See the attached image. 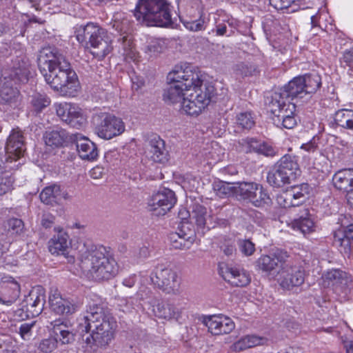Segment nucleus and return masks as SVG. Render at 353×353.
<instances>
[{
  "instance_id": "e2e57ef3",
  "label": "nucleus",
  "mask_w": 353,
  "mask_h": 353,
  "mask_svg": "<svg viewBox=\"0 0 353 353\" xmlns=\"http://www.w3.org/2000/svg\"><path fill=\"white\" fill-rule=\"evenodd\" d=\"M183 23L185 28L192 32H197L204 29V20L202 19L195 21H185Z\"/></svg>"
},
{
  "instance_id": "cd10ccee",
  "label": "nucleus",
  "mask_w": 353,
  "mask_h": 353,
  "mask_svg": "<svg viewBox=\"0 0 353 353\" xmlns=\"http://www.w3.org/2000/svg\"><path fill=\"white\" fill-rule=\"evenodd\" d=\"M45 299V290L42 287L37 286L30 290L25 301L28 310L32 313V315L37 316L41 313L46 301Z\"/></svg>"
},
{
  "instance_id": "49530a36",
  "label": "nucleus",
  "mask_w": 353,
  "mask_h": 353,
  "mask_svg": "<svg viewBox=\"0 0 353 353\" xmlns=\"http://www.w3.org/2000/svg\"><path fill=\"white\" fill-rule=\"evenodd\" d=\"M259 185V184L255 183H241L239 186L236 188V194L241 196L242 199L250 201Z\"/></svg>"
},
{
  "instance_id": "58836bf2",
  "label": "nucleus",
  "mask_w": 353,
  "mask_h": 353,
  "mask_svg": "<svg viewBox=\"0 0 353 353\" xmlns=\"http://www.w3.org/2000/svg\"><path fill=\"white\" fill-rule=\"evenodd\" d=\"M300 78L307 94L315 93L321 85V78L317 73L307 74L300 76Z\"/></svg>"
},
{
  "instance_id": "f704fd0d",
  "label": "nucleus",
  "mask_w": 353,
  "mask_h": 353,
  "mask_svg": "<svg viewBox=\"0 0 353 353\" xmlns=\"http://www.w3.org/2000/svg\"><path fill=\"white\" fill-rule=\"evenodd\" d=\"M266 342L267 339L265 337L254 334L246 335L234 343L230 346V350L236 352H241L257 345H264Z\"/></svg>"
},
{
  "instance_id": "f03ea898",
  "label": "nucleus",
  "mask_w": 353,
  "mask_h": 353,
  "mask_svg": "<svg viewBox=\"0 0 353 353\" xmlns=\"http://www.w3.org/2000/svg\"><path fill=\"white\" fill-rule=\"evenodd\" d=\"M171 81H185L188 93L182 101L183 110L189 115H198L210 103L214 94V87L201 79L200 72L192 65H177L168 73Z\"/></svg>"
},
{
  "instance_id": "393cba45",
  "label": "nucleus",
  "mask_w": 353,
  "mask_h": 353,
  "mask_svg": "<svg viewBox=\"0 0 353 353\" xmlns=\"http://www.w3.org/2000/svg\"><path fill=\"white\" fill-rule=\"evenodd\" d=\"M40 199L46 205L59 204L62 199L69 200L70 196L58 184H52L44 188L40 193Z\"/></svg>"
},
{
  "instance_id": "7ed1b4c3",
  "label": "nucleus",
  "mask_w": 353,
  "mask_h": 353,
  "mask_svg": "<svg viewBox=\"0 0 353 353\" xmlns=\"http://www.w3.org/2000/svg\"><path fill=\"white\" fill-rule=\"evenodd\" d=\"M116 321L106 315L98 305H90L85 315L79 321L78 332H90L83 337L88 348L96 351L98 348H105L114 337Z\"/></svg>"
},
{
  "instance_id": "423d86ee",
  "label": "nucleus",
  "mask_w": 353,
  "mask_h": 353,
  "mask_svg": "<svg viewBox=\"0 0 353 353\" xmlns=\"http://www.w3.org/2000/svg\"><path fill=\"white\" fill-rule=\"evenodd\" d=\"M92 123L94 133L105 140L121 135L125 128L121 119L108 112L94 114L92 118Z\"/></svg>"
},
{
  "instance_id": "a18cd8bd",
  "label": "nucleus",
  "mask_w": 353,
  "mask_h": 353,
  "mask_svg": "<svg viewBox=\"0 0 353 353\" xmlns=\"http://www.w3.org/2000/svg\"><path fill=\"white\" fill-rule=\"evenodd\" d=\"M221 150L216 143H212L210 146H208L201 152V156L207 161L208 164H212L221 159Z\"/></svg>"
},
{
  "instance_id": "0e129e2a",
  "label": "nucleus",
  "mask_w": 353,
  "mask_h": 353,
  "mask_svg": "<svg viewBox=\"0 0 353 353\" xmlns=\"http://www.w3.org/2000/svg\"><path fill=\"white\" fill-rule=\"evenodd\" d=\"M214 189L216 192V194L219 196H227L231 193V188L228 184L222 181L215 184Z\"/></svg>"
},
{
  "instance_id": "de8ad7c7",
  "label": "nucleus",
  "mask_w": 353,
  "mask_h": 353,
  "mask_svg": "<svg viewBox=\"0 0 353 353\" xmlns=\"http://www.w3.org/2000/svg\"><path fill=\"white\" fill-rule=\"evenodd\" d=\"M236 125L243 130H250L255 124L253 114L250 111L241 112L236 115Z\"/></svg>"
},
{
  "instance_id": "680f3d73",
  "label": "nucleus",
  "mask_w": 353,
  "mask_h": 353,
  "mask_svg": "<svg viewBox=\"0 0 353 353\" xmlns=\"http://www.w3.org/2000/svg\"><path fill=\"white\" fill-rule=\"evenodd\" d=\"M34 323H23L19 328V334L24 341H29L32 336V328Z\"/></svg>"
},
{
  "instance_id": "6e6d98bb",
  "label": "nucleus",
  "mask_w": 353,
  "mask_h": 353,
  "mask_svg": "<svg viewBox=\"0 0 353 353\" xmlns=\"http://www.w3.org/2000/svg\"><path fill=\"white\" fill-rule=\"evenodd\" d=\"M192 217L196 221H206L210 217V213L204 206L194 204L192 206Z\"/></svg>"
},
{
  "instance_id": "c85d7f7f",
  "label": "nucleus",
  "mask_w": 353,
  "mask_h": 353,
  "mask_svg": "<svg viewBox=\"0 0 353 353\" xmlns=\"http://www.w3.org/2000/svg\"><path fill=\"white\" fill-rule=\"evenodd\" d=\"M30 62L26 57H17L14 61L8 78L13 81L25 83L30 75Z\"/></svg>"
},
{
  "instance_id": "8fccbe9b",
  "label": "nucleus",
  "mask_w": 353,
  "mask_h": 353,
  "mask_svg": "<svg viewBox=\"0 0 353 353\" xmlns=\"http://www.w3.org/2000/svg\"><path fill=\"white\" fill-rule=\"evenodd\" d=\"M291 193L293 200L298 202V205L304 201L310 192V186L307 183H302L299 185L292 187L288 190Z\"/></svg>"
},
{
  "instance_id": "f8f14e48",
  "label": "nucleus",
  "mask_w": 353,
  "mask_h": 353,
  "mask_svg": "<svg viewBox=\"0 0 353 353\" xmlns=\"http://www.w3.org/2000/svg\"><path fill=\"white\" fill-rule=\"evenodd\" d=\"M176 203L175 193L170 189L163 188L152 196L149 203V210L155 216H163Z\"/></svg>"
},
{
  "instance_id": "37998d69",
  "label": "nucleus",
  "mask_w": 353,
  "mask_h": 353,
  "mask_svg": "<svg viewBox=\"0 0 353 353\" xmlns=\"http://www.w3.org/2000/svg\"><path fill=\"white\" fill-rule=\"evenodd\" d=\"M121 43L122 54L128 61H135L137 59V52L135 50L134 43L129 36H123L119 39Z\"/></svg>"
},
{
  "instance_id": "72a5a7b5",
  "label": "nucleus",
  "mask_w": 353,
  "mask_h": 353,
  "mask_svg": "<svg viewBox=\"0 0 353 353\" xmlns=\"http://www.w3.org/2000/svg\"><path fill=\"white\" fill-rule=\"evenodd\" d=\"M8 77H4L0 83V97L5 103L10 105H17L19 93L17 88H13L12 83L8 80Z\"/></svg>"
},
{
  "instance_id": "20e7f679",
  "label": "nucleus",
  "mask_w": 353,
  "mask_h": 353,
  "mask_svg": "<svg viewBox=\"0 0 353 353\" xmlns=\"http://www.w3.org/2000/svg\"><path fill=\"white\" fill-rule=\"evenodd\" d=\"M103 248L85 249L79 256L82 273L89 279L102 281L114 277L118 265L113 258L106 256Z\"/></svg>"
},
{
  "instance_id": "09e8293b",
  "label": "nucleus",
  "mask_w": 353,
  "mask_h": 353,
  "mask_svg": "<svg viewBox=\"0 0 353 353\" xmlns=\"http://www.w3.org/2000/svg\"><path fill=\"white\" fill-rule=\"evenodd\" d=\"M14 180L10 174L5 171L0 159V196H3L12 189Z\"/></svg>"
},
{
  "instance_id": "052dcab7",
  "label": "nucleus",
  "mask_w": 353,
  "mask_h": 353,
  "mask_svg": "<svg viewBox=\"0 0 353 353\" xmlns=\"http://www.w3.org/2000/svg\"><path fill=\"white\" fill-rule=\"evenodd\" d=\"M57 347L56 340L52 336L43 339L39 344V350L43 353H50Z\"/></svg>"
},
{
  "instance_id": "aec40b11",
  "label": "nucleus",
  "mask_w": 353,
  "mask_h": 353,
  "mask_svg": "<svg viewBox=\"0 0 353 353\" xmlns=\"http://www.w3.org/2000/svg\"><path fill=\"white\" fill-rule=\"evenodd\" d=\"M353 240V222H343L341 226L334 232V242L339 252L344 256L351 254Z\"/></svg>"
},
{
  "instance_id": "412c9836",
  "label": "nucleus",
  "mask_w": 353,
  "mask_h": 353,
  "mask_svg": "<svg viewBox=\"0 0 353 353\" xmlns=\"http://www.w3.org/2000/svg\"><path fill=\"white\" fill-rule=\"evenodd\" d=\"M5 150L7 154V159L11 161H17L23 156L26 148V143L23 133L18 129L12 130L7 139Z\"/></svg>"
},
{
  "instance_id": "c9c22d12",
  "label": "nucleus",
  "mask_w": 353,
  "mask_h": 353,
  "mask_svg": "<svg viewBox=\"0 0 353 353\" xmlns=\"http://www.w3.org/2000/svg\"><path fill=\"white\" fill-rule=\"evenodd\" d=\"M100 28L93 23H88L85 26L77 27L75 30L76 38L85 48L88 47L90 40Z\"/></svg>"
},
{
  "instance_id": "774afa93",
  "label": "nucleus",
  "mask_w": 353,
  "mask_h": 353,
  "mask_svg": "<svg viewBox=\"0 0 353 353\" xmlns=\"http://www.w3.org/2000/svg\"><path fill=\"white\" fill-rule=\"evenodd\" d=\"M234 213L236 214L238 219L243 221L250 220L249 209L236 208L234 210Z\"/></svg>"
},
{
  "instance_id": "ea45409f",
  "label": "nucleus",
  "mask_w": 353,
  "mask_h": 353,
  "mask_svg": "<svg viewBox=\"0 0 353 353\" xmlns=\"http://www.w3.org/2000/svg\"><path fill=\"white\" fill-rule=\"evenodd\" d=\"M32 110L36 114L40 113L50 103V99L46 94L34 92L29 98Z\"/></svg>"
},
{
  "instance_id": "7c9ffc66",
  "label": "nucleus",
  "mask_w": 353,
  "mask_h": 353,
  "mask_svg": "<svg viewBox=\"0 0 353 353\" xmlns=\"http://www.w3.org/2000/svg\"><path fill=\"white\" fill-rule=\"evenodd\" d=\"M167 79L170 83H174L175 84L170 85V86L164 90V101L171 103H175L178 102L182 103L183 99L185 98L188 92H184V91H185V81L183 79H180L179 81H171L168 79V76L167 77Z\"/></svg>"
},
{
  "instance_id": "1a4fd4ad",
  "label": "nucleus",
  "mask_w": 353,
  "mask_h": 353,
  "mask_svg": "<svg viewBox=\"0 0 353 353\" xmlns=\"http://www.w3.org/2000/svg\"><path fill=\"white\" fill-rule=\"evenodd\" d=\"M57 115L61 120L70 126L80 129L84 127L87 119L83 110L77 105L70 103H59L54 104Z\"/></svg>"
},
{
  "instance_id": "bf43d9fd",
  "label": "nucleus",
  "mask_w": 353,
  "mask_h": 353,
  "mask_svg": "<svg viewBox=\"0 0 353 353\" xmlns=\"http://www.w3.org/2000/svg\"><path fill=\"white\" fill-rule=\"evenodd\" d=\"M164 46L160 40H152L145 47V52L150 57L157 56L158 54L163 52Z\"/></svg>"
},
{
  "instance_id": "4c0bfd02",
  "label": "nucleus",
  "mask_w": 353,
  "mask_h": 353,
  "mask_svg": "<svg viewBox=\"0 0 353 353\" xmlns=\"http://www.w3.org/2000/svg\"><path fill=\"white\" fill-rule=\"evenodd\" d=\"M67 139L68 134L63 129L46 132L43 135L46 145L52 148L62 146Z\"/></svg>"
},
{
  "instance_id": "9b49d317",
  "label": "nucleus",
  "mask_w": 353,
  "mask_h": 353,
  "mask_svg": "<svg viewBox=\"0 0 353 353\" xmlns=\"http://www.w3.org/2000/svg\"><path fill=\"white\" fill-rule=\"evenodd\" d=\"M302 82L300 76L294 77L280 90L274 92L270 97H268V100L275 101V103H288L292 102L296 99L303 98L307 94Z\"/></svg>"
},
{
  "instance_id": "2f4dec72",
  "label": "nucleus",
  "mask_w": 353,
  "mask_h": 353,
  "mask_svg": "<svg viewBox=\"0 0 353 353\" xmlns=\"http://www.w3.org/2000/svg\"><path fill=\"white\" fill-rule=\"evenodd\" d=\"M77 150L79 157L83 160L92 161L99 156L96 144L86 137H82L77 141Z\"/></svg>"
},
{
  "instance_id": "0eeeda50",
  "label": "nucleus",
  "mask_w": 353,
  "mask_h": 353,
  "mask_svg": "<svg viewBox=\"0 0 353 353\" xmlns=\"http://www.w3.org/2000/svg\"><path fill=\"white\" fill-rule=\"evenodd\" d=\"M168 294L176 295L180 294V281L177 274L172 269L163 265L156 267L149 281Z\"/></svg>"
},
{
  "instance_id": "c756f323",
  "label": "nucleus",
  "mask_w": 353,
  "mask_h": 353,
  "mask_svg": "<svg viewBox=\"0 0 353 353\" xmlns=\"http://www.w3.org/2000/svg\"><path fill=\"white\" fill-rule=\"evenodd\" d=\"M54 230L57 234L48 243L49 251L52 254L66 255L68 254V249L70 245V243L68 241V235L62 229L55 228Z\"/></svg>"
},
{
  "instance_id": "a19ab883",
  "label": "nucleus",
  "mask_w": 353,
  "mask_h": 353,
  "mask_svg": "<svg viewBox=\"0 0 353 353\" xmlns=\"http://www.w3.org/2000/svg\"><path fill=\"white\" fill-rule=\"evenodd\" d=\"M334 121L340 127L353 130V110L348 109L338 110L335 113Z\"/></svg>"
},
{
  "instance_id": "2eb2a0df",
  "label": "nucleus",
  "mask_w": 353,
  "mask_h": 353,
  "mask_svg": "<svg viewBox=\"0 0 353 353\" xmlns=\"http://www.w3.org/2000/svg\"><path fill=\"white\" fill-rule=\"evenodd\" d=\"M241 150L245 153L254 152L265 157L277 156L279 149L273 144L253 137L241 139L238 142Z\"/></svg>"
},
{
  "instance_id": "13d9d810",
  "label": "nucleus",
  "mask_w": 353,
  "mask_h": 353,
  "mask_svg": "<svg viewBox=\"0 0 353 353\" xmlns=\"http://www.w3.org/2000/svg\"><path fill=\"white\" fill-rule=\"evenodd\" d=\"M238 246L239 251L245 256H251L255 252V245L248 239H240Z\"/></svg>"
},
{
  "instance_id": "ddd939ff",
  "label": "nucleus",
  "mask_w": 353,
  "mask_h": 353,
  "mask_svg": "<svg viewBox=\"0 0 353 353\" xmlns=\"http://www.w3.org/2000/svg\"><path fill=\"white\" fill-rule=\"evenodd\" d=\"M350 281L347 274L339 269L329 270L322 276L323 285L325 288H331L339 296L346 295Z\"/></svg>"
},
{
  "instance_id": "b1692460",
  "label": "nucleus",
  "mask_w": 353,
  "mask_h": 353,
  "mask_svg": "<svg viewBox=\"0 0 353 353\" xmlns=\"http://www.w3.org/2000/svg\"><path fill=\"white\" fill-rule=\"evenodd\" d=\"M288 257L286 252L278 250L273 254L261 256L256 261L257 267L263 272L270 274L276 268H281Z\"/></svg>"
},
{
  "instance_id": "39448f33",
  "label": "nucleus",
  "mask_w": 353,
  "mask_h": 353,
  "mask_svg": "<svg viewBox=\"0 0 353 353\" xmlns=\"http://www.w3.org/2000/svg\"><path fill=\"white\" fill-rule=\"evenodd\" d=\"M134 15L139 23L146 26L169 27L172 24L166 0H139Z\"/></svg>"
},
{
  "instance_id": "4d7b16f0",
  "label": "nucleus",
  "mask_w": 353,
  "mask_h": 353,
  "mask_svg": "<svg viewBox=\"0 0 353 353\" xmlns=\"http://www.w3.org/2000/svg\"><path fill=\"white\" fill-rule=\"evenodd\" d=\"M235 72L242 77L252 76L256 72V68L250 63H240L236 65Z\"/></svg>"
},
{
  "instance_id": "c03bdc74",
  "label": "nucleus",
  "mask_w": 353,
  "mask_h": 353,
  "mask_svg": "<svg viewBox=\"0 0 353 353\" xmlns=\"http://www.w3.org/2000/svg\"><path fill=\"white\" fill-rule=\"evenodd\" d=\"M267 181L270 185L276 188L290 183L276 165L268 172Z\"/></svg>"
},
{
  "instance_id": "79ce46f5",
  "label": "nucleus",
  "mask_w": 353,
  "mask_h": 353,
  "mask_svg": "<svg viewBox=\"0 0 353 353\" xmlns=\"http://www.w3.org/2000/svg\"><path fill=\"white\" fill-rule=\"evenodd\" d=\"M144 299L145 296L143 295L141 290H139L135 297L130 296L119 299L118 306L123 312H130L139 307L141 305L140 301L144 300Z\"/></svg>"
},
{
  "instance_id": "9d476101",
  "label": "nucleus",
  "mask_w": 353,
  "mask_h": 353,
  "mask_svg": "<svg viewBox=\"0 0 353 353\" xmlns=\"http://www.w3.org/2000/svg\"><path fill=\"white\" fill-rule=\"evenodd\" d=\"M276 281L282 289L292 290L304 283L305 272L301 266L286 263L281 265Z\"/></svg>"
},
{
  "instance_id": "473e14b6",
  "label": "nucleus",
  "mask_w": 353,
  "mask_h": 353,
  "mask_svg": "<svg viewBox=\"0 0 353 353\" xmlns=\"http://www.w3.org/2000/svg\"><path fill=\"white\" fill-rule=\"evenodd\" d=\"M152 312L157 317L165 320L178 319L181 315L179 309L174 305L159 301H154Z\"/></svg>"
},
{
  "instance_id": "dca6fc26",
  "label": "nucleus",
  "mask_w": 353,
  "mask_h": 353,
  "mask_svg": "<svg viewBox=\"0 0 353 353\" xmlns=\"http://www.w3.org/2000/svg\"><path fill=\"white\" fill-rule=\"evenodd\" d=\"M85 48L99 60L103 59L112 50V41L108 32L100 28Z\"/></svg>"
},
{
  "instance_id": "a878e982",
  "label": "nucleus",
  "mask_w": 353,
  "mask_h": 353,
  "mask_svg": "<svg viewBox=\"0 0 353 353\" xmlns=\"http://www.w3.org/2000/svg\"><path fill=\"white\" fill-rule=\"evenodd\" d=\"M51 336L56 340L57 343L69 344L74 339V335L71 331L68 323L61 319H57L51 323Z\"/></svg>"
},
{
  "instance_id": "5fc2aeb1",
  "label": "nucleus",
  "mask_w": 353,
  "mask_h": 353,
  "mask_svg": "<svg viewBox=\"0 0 353 353\" xmlns=\"http://www.w3.org/2000/svg\"><path fill=\"white\" fill-rule=\"evenodd\" d=\"M291 193L288 190L277 195L276 201L279 205L287 208L298 205V202L292 199Z\"/></svg>"
},
{
  "instance_id": "bb28decb",
  "label": "nucleus",
  "mask_w": 353,
  "mask_h": 353,
  "mask_svg": "<svg viewBox=\"0 0 353 353\" xmlns=\"http://www.w3.org/2000/svg\"><path fill=\"white\" fill-rule=\"evenodd\" d=\"M291 183L301 174L296 157L290 154L282 157L276 164Z\"/></svg>"
},
{
  "instance_id": "603ef678",
  "label": "nucleus",
  "mask_w": 353,
  "mask_h": 353,
  "mask_svg": "<svg viewBox=\"0 0 353 353\" xmlns=\"http://www.w3.org/2000/svg\"><path fill=\"white\" fill-rule=\"evenodd\" d=\"M288 226L294 232L306 235L314 228V222H287Z\"/></svg>"
},
{
  "instance_id": "6e6552de",
  "label": "nucleus",
  "mask_w": 353,
  "mask_h": 353,
  "mask_svg": "<svg viewBox=\"0 0 353 353\" xmlns=\"http://www.w3.org/2000/svg\"><path fill=\"white\" fill-rule=\"evenodd\" d=\"M266 104L268 110L274 116V122L277 126L292 129L296 125L294 117L296 105L294 102L275 103L268 100Z\"/></svg>"
},
{
  "instance_id": "69168bd1",
  "label": "nucleus",
  "mask_w": 353,
  "mask_h": 353,
  "mask_svg": "<svg viewBox=\"0 0 353 353\" xmlns=\"http://www.w3.org/2000/svg\"><path fill=\"white\" fill-rule=\"evenodd\" d=\"M312 212H314L313 209L303 208V209L300 210L299 218L294 219V221H312L313 214L311 213Z\"/></svg>"
},
{
  "instance_id": "a211bd4d",
  "label": "nucleus",
  "mask_w": 353,
  "mask_h": 353,
  "mask_svg": "<svg viewBox=\"0 0 353 353\" xmlns=\"http://www.w3.org/2000/svg\"><path fill=\"white\" fill-rule=\"evenodd\" d=\"M48 302L51 310L59 315L69 316L77 310V305L70 298L63 297L58 290H51Z\"/></svg>"
},
{
  "instance_id": "338daca9",
  "label": "nucleus",
  "mask_w": 353,
  "mask_h": 353,
  "mask_svg": "<svg viewBox=\"0 0 353 353\" xmlns=\"http://www.w3.org/2000/svg\"><path fill=\"white\" fill-rule=\"evenodd\" d=\"M301 149L304 150L305 151L309 153H314L318 149V144L316 142L315 139H313L309 142L302 144L301 146Z\"/></svg>"
},
{
  "instance_id": "f3484780",
  "label": "nucleus",
  "mask_w": 353,
  "mask_h": 353,
  "mask_svg": "<svg viewBox=\"0 0 353 353\" xmlns=\"http://www.w3.org/2000/svg\"><path fill=\"white\" fill-rule=\"evenodd\" d=\"M203 323L212 335L227 334L235 328L234 322L230 317L221 314L205 316Z\"/></svg>"
},
{
  "instance_id": "e433bc0d",
  "label": "nucleus",
  "mask_w": 353,
  "mask_h": 353,
  "mask_svg": "<svg viewBox=\"0 0 353 353\" xmlns=\"http://www.w3.org/2000/svg\"><path fill=\"white\" fill-rule=\"evenodd\" d=\"M335 187L341 190L350 192L353 185V170H343L337 172L333 176Z\"/></svg>"
},
{
  "instance_id": "f257e3e1",
  "label": "nucleus",
  "mask_w": 353,
  "mask_h": 353,
  "mask_svg": "<svg viewBox=\"0 0 353 353\" xmlns=\"http://www.w3.org/2000/svg\"><path fill=\"white\" fill-rule=\"evenodd\" d=\"M38 68L46 82L54 90L65 97H74L79 89L76 72L65 57L57 49L48 46L37 54Z\"/></svg>"
},
{
  "instance_id": "4be33fe9",
  "label": "nucleus",
  "mask_w": 353,
  "mask_h": 353,
  "mask_svg": "<svg viewBox=\"0 0 353 353\" xmlns=\"http://www.w3.org/2000/svg\"><path fill=\"white\" fill-rule=\"evenodd\" d=\"M146 154L148 158L155 163H165L168 161L169 154L165 142L156 134L148 140Z\"/></svg>"
},
{
  "instance_id": "3c124183",
  "label": "nucleus",
  "mask_w": 353,
  "mask_h": 353,
  "mask_svg": "<svg viewBox=\"0 0 353 353\" xmlns=\"http://www.w3.org/2000/svg\"><path fill=\"white\" fill-rule=\"evenodd\" d=\"M271 201L272 200L266 190L259 185L250 202L256 207H262L270 204Z\"/></svg>"
},
{
  "instance_id": "4468645a",
  "label": "nucleus",
  "mask_w": 353,
  "mask_h": 353,
  "mask_svg": "<svg viewBox=\"0 0 353 353\" xmlns=\"http://www.w3.org/2000/svg\"><path fill=\"white\" fill-rule=\"evenodd\" d=\"M192 222H179L178 231L169 236L170 245L174 249H190L195 241V230Z\"/></svg>"
},
{
  "instance_id": "5701e85b",
  "label": "nucleus",
  "mask_w": 353,
  "mask_h": 353,
  "mask_svg": "<svg viewBox=\"0 0 353 353\" xmlns=\"http://www.w3.org/2000/svg\"><path fill=\"white\" fill-rule=\"evenodd\" d=\"M220 274L223 279L232 285L243 287L251 281L249 272L243 269L225 265L220 268Z\"/></svg>"
},
{
  "instance_id": "6ab92c4d",
  "label": "nucleus",
  "mask_w": 353,
  "mask_h": 353,
  "mask_svg": "<svg viewBox=\"0 0 353 353\" xmlns=\"http://www.w3.org/2000/svg\"><path fill=\"white\" fill-rule=\"evenodd\" d=\"M21 287L19 282L12 276H4L0 283V303L11 305L19 297Z\"/></svg>"
},
{
  "instance_id": "864d4df0",
  "label": "nucleus",
  "mask_w": 353,
  "mask_h": 353,
  "mask_svg": "<svg viewBox=\"0 0 353 353\" xmlns=\"http://www.w3.org/2000/svg\"><path fill=\"white\" fill-rule=\"evenodd\" d=\"M233 23L230 20L224 21L221 23H218L216 25L214 31L216 32L217 36H227L230 37L234 34Z\"/></svg>"
}]
</instances>
